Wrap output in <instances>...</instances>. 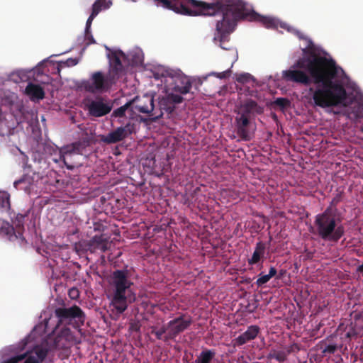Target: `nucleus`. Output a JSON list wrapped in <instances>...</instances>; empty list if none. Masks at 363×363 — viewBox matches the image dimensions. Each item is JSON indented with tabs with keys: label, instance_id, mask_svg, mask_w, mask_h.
<instances>
[{
	"label": "nucleus",
	"instance_id": "31",
	"mask_svg": "<svg viewBox=\"0 0 363 363\" xmlns=\"http://www.w3.org/2000/svg\"><path fill=\"white\" fill-rule=\"evenodd\" d=\"M341 346L339 347L336 344L328 345L322 350V353L323 355H326L327 354H333Z\"/></svg>",
	"mask_w": 363,
	"mask_h": 363
},
{
	"label": "nucleus",
	"instance_id": "33",
	"mask_svg": "<svg viewBox=\"0 0 363 363\" xmlns=\"http://www.w3.org/2000/svg\"><path fill=\"white\" fill-rule=\"evenodd\" d=\"M102 7V2L101 0H97L94 2L92 6L91 18H94L95 16L101 11Z\"/></svg>",
	"mask_w": 363,
	"mask_h": 363
},
{
	"label": "nucleus",
	"instance_id": "43",
	"mask_svg": "<svg viewBox=\"0 0 363 363\" xmlns=\"http://www.w3.org/2000/svg\"><path fill=\"white\" fill-rule=\"evenodd\" d=\"M277 273V269L274 267H271L269 271L268 275L272 278L273 277L276 276Z\"/></svg>",
	"mask_w": 363,
	"mask_h": 363
},
{
	"label": "nucleus",
	"instance_id": "30",
	"mask_svg": "<svg viewBox=\"0 0 363 363\" xmlns=\"http://www.w3.org/2000/svg\"><path fill=\"white\" fill-rule=\"evenodd\" d=\"M106 238L107 237L105 235H96L90 240L91 245L93 246L94 248H96L98 245L102 244L105 241V240H106Z\"/></svg>",
	"mask_w": 363,
	"mask_h": 363
},
{
	"label": "nucleus",
	"instance_id": "45",
	"mask_svg": "<svg viewBox=\"0 0 363 363\" xmlns=\"http://www.w3.org/2000/svg\"><path fill=\"white\" fill-rule=\"evenodd\" d=\"M199 187H197L195 190H194V193H196L197 191H199Z\"/></svg>",
	"mask_w": 363,
	"mask_h": 363
},
{
	"label": "nucleus",
	"instance_id": "27",
	"mask_svg": "<svg viewBox=\"0 0 363 363\" xmlns=\"http://www.w3.org/2000/svg\"><path fill=\"white\" fill-rule=\"evenodd\" d=\"M342 193L340 192L332 199L330 205L325 209H331V213L339 214L337 212V206L342 201Z\"/></svg>",
	"mask_w": 363,
	"mask_h": 363
},
{
	"label": "nucleus",
	"instance_id": "38",
	"mask_svg": "<svg viewBox=\"0 0 363 363\" xmlns=\"http://www.w3.org/2000/svg\"><path fill=\"white\" fill-rule=\"evenodd\" d=\"M299 350H300L299 346L297 344L294 343L286 348V352H287V354L289 355L291 352H294L295 351H298Z\"/></svg>",
	"mask_w": 363,
	"mask_h": 363
},
{
	"label": "nucleus",
	"instance_id": "9",
	"mask_svg": "<svg viewBox=\"0 0 363 363\" xmlns=\"http://www.w3.org/2000/svg\"><path fill=\"white\" fill-rule=\"evenodd\" d=\"M184 98L179 94L169 93L165 97H163L159 101V110L155 109V113L152 114L154 118H159L166 113L168 117H171L176 108V105L183 102Z\"/></svg>",
	"mask_w": 363,
	"mask_h": 363
},
{
	"label": "nucleus",
	"instance_id": "4",
	"mask_svg": "<svg viewBox=\"0 0 363 363\" xmlns=\"http://www.w3.org/2000/svg\"><path fill=\"white\" fill-rule=\"evenodd\" d=\"M230 6L235 11V16L238 20H248L250 21H257L261 23L267 28H277L279 26L285 28V23L279 21L277 19L269 16H261L256 13L245 2L241 0H232Z\"/></svg>",
	"mask_w": 363,
	"mask_h": 363
},
{
	"label": "nucleus",
	"instance_id": "25",
	"mask_svg": "<svg viewBox=\"0 0 363 363\" xmlns=\"http://www.w3.org/2000/svg\"><path fill=\"white\" fill-rule=\"evenodd\" d=\"M30 211V208H28L26 210H22L21 212H19L16 214L13 220V223L17 228L19 229L23 228L25 218L28 216Z\"/></svg>",
	"mask_w": 363,
	"mask_h": 363
},
{
	"label": "nucleus",
	"instance_id": "29",
	"mask_svg": "<svg viewBox=\"0 0 363 363\" xmlns=\"http://www.w3.org/2000/svg\"><path fill=\"white\" fill-rule=\"evenodd\" d=\"M129 107H131V102L130 101L114 110L111 114V116L115 118L123 117L125 116V111Z\"/></svg>",
	"mask_w": 363,
	"mask_h": 363
},
{
	"label": "nucleus",
	"instance_id": "34",
	"mask_svg": "<svg viewBox=\"0 0 363 363\" xmlns=\"http://www.w3.org/2000/svg\"><path fill=\"white\" fill-rule=\"evenodd\" d=\"M252 78V76L249 73H242L237 76L236 80L238 82L245 84Z\"/></svg>",
	"mask_w": 363,
	"mask_h": 363
},
{
	"label": "nucleus",
	"instance_id": "3",
	"mask_svg": "<svg viewBox=\"0 0 363 363\" xmlns=\"http://www.w3.org/2000/svg\"><path fill=\"white\" fill-rule=\"evenodd\" d=\"M340 223L339 214L331 213L330 208L325 209L315 216L313 233L324 241L337 242L345 234V228Z\"/></svg>",
	"mask_w": 363,
	"mask_h": 363
},
{
	"label": "nucleus",
	"instance_id": "28",
	"mask_svg": "<svg viewBox=\"0 0 363 363\" xmlns=\"http://www.w3.org/2000/svg\"><path fill=\"white\" fill-rule=\"evenodd\" d=\"M0 208L5 210L10 208V195L7 192H0Z\"/></svg>",
	"mask_w": 363,
	"mask_h": 363
},
{
	"label": "nucleus",
	"instance_id": "40",
	"mask_svg": "<svg viewBox=\"0 0 363 363\" xmlns=\"http://www.w3.org/2000/svg\"><path fill=\"white\" fill-rule=\"evenodd\" d=\"M69 296L72 298H77L79 296V291L76 288H72L69 291Z\"/></svg>",
	"mask_w": 363,
	"mask_h": 363
},
{
	"label": "nucleus",
	"instance_id": "15",
	"mask_svg": "<svg viewBox=\"0 0 363 363\" xmlns=\"http://www.w3.org/2000/svg\"><path fill=\"white\" fill-rule=\"evenodd\" d=\"M106 49L109 51L107 57L109 59L110 70L109 73L114 76L118 80L121 73L123 71V66L121 62V58H125V55L121 50H111V49L105 46Z\"/></svg>",
	"mask_w": 363,
	"mask_h": 363
},
{
	"label": "nucleus",
	"instance_id": "18",
	"mask_svg": "<svg viewBox=\"0 0 363 363\" xmlns=\"http://www.w3.org/2000/svg\"><path fill=\"white\" fill-rule=\"evenodd\" d=\"M263 111V108L258 105L255 101L249 99L240 105L239 110L237 111V115L244 116L250 119L255 114L262 113Z\"/></svg>",
	"mask_w": 363,
	"mask_h": 363
},
{
	"label": "nucleus",
	"instance_id": "6",
	"mask_svg": "<svg viewBox=\"0 0 363 363\" xmlns=\"http://www.w3.org/2000/svg\"><path fill=\"white\" fill-rule=\"evenodd\" d=\"M117 81L109 72L104 74L102 72L98 71L91 74L90 81L86 82L84 87L91 93H104L108 91Z\"/></svg>",
	"mask_w": 363,
	"mask_h": 363
},
{
	"label": "nucleus",
	"instance_id": "32",
	"mask_svg": "<svg viewBox=\"0 0 363 363\" xmlns=\"http://www.w3.org/2000/svg\"><path fill=\"white\" fill-rule=\"evenodd\" d=\"M274 104L279 106L281 108H286L290 105V101L286 98L279 97L275 99Z\"/></svg>",
	"mask_w": 363,
	"mask_h": 363
},
{
	"label": "nucleus",
	"instance_id": "8",
	"mask_svg": "<svg viewBox=\"0 0 363 363\" xmlns=\"http://www.w3.org/2000/svg\"><path fill=\"white\" fill-rule=\"evenodd\" d=\"M362 331L363 318L357 315H355L354 320H345L337 329L340 339L347 343H349L352 338H357Z\"/></svg>",
	"mask_w": 363,
	"mask_h": 363
},
{
	"label": "nucleus",
	"instance_id": "46",
	"mask_svg": "<svg viewBox=\"0 0 363 363\" xmlns=\"http://www.w3.org/2000/svg\"><path fill=\"white\" fill-rule=\"evenodd\" d=\"M286 28V30H289V28H286V25L285 24V28Z\"/></svg>",
	"mask_w": 363,
	"mask_h": 363
},
{
	"label": "nucleus",
	"instance_id": "13",
	"mask_svg": "<svg viewBox=\"0 0 363 363\" xmlns=\"http://www.w3.org/2000/svg\"><path fill=\"white\" fill-rule=\"evenodd\" d=\"M130 102L132 108L140 113L148 114L150 116L155 113L154 98L151 95L144 94L142 96H136Z\"/></svg>",
	"mask_w": 363,
	"mask_h": 363
},
{
	"label": "nucleus",
	"instance_id": "26",
	"mask_svg": "<svg viewBox=\"0 0 363 363\" xmlns=\"http://www.w3.org/2000/svg\"><path fill=\"white\" fill-rule=\"evenodd\" d=\"M287 352L285 350H272L268 356L269 359H274L279 362H284L286 360Z\"/></svg>",
	"mask_w": 363,
	"mask_h": 363
},
{
	"label": "nucleus",
	"instance_id": "7",
	"mask_svg": "<svg viewBox=\"0 0 363 363\" xmlns=\"http://www.w3.org/2000/svg\"><path fill=\"white\" fill-rule=\"evenodd\" d=\"M26 172L13 182V187L18 190H23L26 194H30L37 187L38 183L43 177L40 170L35 169L32 165L28 164L25 167Z\"/></svg>",
	"mask_w": 363,
	"mask_h": 363
},
{
	"label": "nucleus",
	"instance_id": "35",
	"mask_svg": "<svg viewBox=\"0 0 363 363\" xmlns=\"http://www.w3.org/2000/svg\"><path fill=\"white\" fill-rule=\"evenodd\" d=\"M272 278L268 274L262 275L260 274L259 278L256 281V284L258 286H262L264 284L267 283Z\"/></svg>",
	"mask_w": 363,
	"mask_h": 363
},
{
	"label": "nucleus",
	"instance_id": "23",
	"mask_svg": "<svg viewBox=\"0 0 363 363\" xmlns=\"http://www.w3.org/2000/svg\"><path fill=\"white\" fill-rule=\"evenodd\" d=\"M216 352L214 350H203L195 360V363H211Z\"/></svg>",
	"mask_w": 363,
	"mask_h": 363
},
{
	"label": "nucleus",
	"instance_id": "2",
	"mask_svg": "<svg viewBox=\"0 0 363 363\" xmlns=\"http://www.w3.org/2000/svg\"><path fill=\"white\" fill-rule=\"evenodd\" d=\"M109 284L112 290L111 306L116 314L121 315L128 308V296L133 286L130 272L126 269L113 271L109 278Z\"/></svg>",
	"mask_w": 363,
	"mask_h": 363
},
{
	"label": "nucleus",
	"instance_id": "11",
	"mask_svg": "<svg viewBox=\"0 0 363 363\" xmlns=\"http://www.w3.org/2000/svg\"><path fill=\"white\" fill-rule=\"evenodd\" d=\"M192 323V318L186 314H181L179 316L167 323L169 333L167 337L171 340H174L180 333L185 331Z\"/></svg>",
	"mask_w": 363,
	"mask_h": 363
},
{
	"label": "nucleus",
	"instance_id": "10",
	"mask_svg": "<svg viewBox=\"0 0 363 363\" xmlns=\"http://www.w3.org/2000/svg\"><path fill=\"white\" fill-rule=\"evenodd\" d=\"M165 82L168 91L171 93L176 92V94H186L189 93L191 89V82L189 77L181 74H177L169 76L166 79Z\"/></svg>",
	"mask_w": 363,
	"mask_h": 363
},
{
	"label": "nucleus",
	"instance_id": "1",
	"mask_svg": "<svg viewBox=\"0 0 363 363\" xmlns=\"http://www.w3.org/2000/svg\"><path fill=\"white\" fill-rule=\"evenodd\" d=\"M303 57L287 70L282 72L286 82L308 86V94L314 106L321 108L347 107L348 94L342 79L337 78L340 67L332 59L316 52L315 45L308 40L302 49Z\"/></svg>",
	"mask_w": 363,
	"mask_h": 363
},
{
	"label": "nucleus",
	"instance_id": "47",
	"mask_svg": "<svg viewBox=\"0 0 363 363\" xmlns=\"http://www.w3.org/2000/svg\"><path fill=\"white\" fill-rule=\"evenodd\" d=\"M299 38H302L303 37L301 35H298Z\"/></svg>",
	"mask_w": 363,
	"mask_h": 363
},
{
	"label": "nucleus",
	"instance_id": "12",
	"mask_svg": "<svg viewBox=\"0 0 363 363\" xmlns=\"http://www.w3.org/2000/svg\"><path fill=\"white\" fill-rule=\"evenodd\" d=\"M113 108L111 101H106L102 97L91 101L87 105L89 113L94 117H101L109 113Z\"/></svg>",
	"mask_w": 363,
	"mask_h": 363
},
{
	"label": "nucleus",
	"instance_id": "37",
	"mask_svg": "<svg viewBox=\"0 0 363 363\" xmlns=\"http://www.w3.org/2000/svg\"><path fill=\"white\" fill-rule=\"evenodd\" d=\"M79 62L78 58H69L65 62H62V64H64L67 67H73L77 65Z\"/></svg>",
	"mask_w": 363,
	"mask_h": 363
},
{
	"label": "nucleus",
	"instance_id": "39",
	"mask_svg": "<svg viewBox=\"0 0 363 363\" xmlns=\"http://www.w3.org/2000/svg\"><path fill=\"white\" fill-rule=\"evenodd\" d=\"M108 238L105 241L101 244L100 245H98V247L96 249L100 250L101 252H104L108 250Z\"/></svg>",
	"mask_w": 363,
	"mask_h": 363
},
{
	"label": "nucleus",
	"instance_id": "22",
	"mask_svg": "<svg viewBox=\"0 0 363 363\" xmlns=\"http://www.w3.org/2000/svg\"><path fill=\"white\" fill-rule=\"evenodd\" d=\"M266 250V244L262 241L257 242L252 257L248 259L249 265L257 264L264 257Z\"/></svg>",
	"mask_w": 363,
	"mask_h": 363
},
{
	"label": "nucleus",
	"instance_id": "5",
	"mask_svg": "<svg viewBox=\"0 0 363 363\" xmlns=\"http://www.w3.org/2000/svg\"><path fill=\"white\" fill-rule=\"evenodd\" d=\"M55 314L58 320L57 327L72 325L76 328L79 326V323L83 324L85 319L84 313L76 305L69 308H57Z\"/></svg>",
	"mask_w": 363,
	"mask_h": 363
},
{
	"label": "nucleus",
	"instance_id": "36",
	"mask_svg": "<svg viewBox=\"0 0 363 363\" xmlns=\"http://www.w3.org/2000/svg\"><path fill=\"white\" fill-rule=\"evenodd\" d=\"M26 357V354H18L14 357H12L1 363H18Z\"/></svg>",
	"mask_w": 363,
	"mask_h": 363
},
{
	"label": "nucleus",
	"instance_id": "21",
	"mask_svg": "<svg viewBox=\"0 0 363 363\" xmlns=\"http://www.w3.org/2000/svg\"><path fill=\"white\" fill-rule=\"evenodd\" d=\"M25 93L32 101H38L43 99L45 91L39 84L28 83L25 89Z\"/></svg>",
	"mask_w": 363,
	"mask_h": 363
},
{
	"label": "nucleus",
	"instance_id": "16",
	"mask_svg": "<svg viewBox=\"0 0 363 363\" xmlns=\"http://www.w3.org/2000/svg\"><path fill=\"white\" fill-rule=\"evenodd\" d=\"M79 155V149L72 144L60 150V160L68 169H73L79 164L77 160Z\"/></svg>",
	"mask_w": 363,
	"mask_h": 363
},
{
	"label": "nucleus",
	"instance_id": "41",
	"mask_svg": "<svg viewBox=\"0 0 363 363\" xmlns=\"http://www.w3.org/2000/svg\"><path fill=\"white\" fill-rule=\"evenodd\" d=\"M85 36H86V38L89 40V42L87 43V45L96 43V41H95L93 35H91L90 30H89L88 35H86V33L85 32Z\"/></svg>",
	"mask_w": 363,
	"mask_h": 363
},
{
	"label": "nucleus",
	"instance_id": "19",
	"mask_svg": "<svg viewBox=\"0 0 363 363\" xmlns=\"http://www.w3.org/2000/svg\"><path fill=\"white\" fill-rule=\"evenodd\" d=\"M237 135L244 141H250L251 135L249 131L250 119L244 116H238L235 118Z\"/></svg>",
	"mask_w": 363,
	"mask_h": 363
},
{
	"label": "nucleus",
	"instance_id": "42",
	"mask_svg": "<svg viewBox=\"0 0 363 363\" xmlns=\"http://www.w3.org/2000/svg\"><path fill=\"white\" fill-rule=\"evenodd\" d=\"M93 19L94 18H91V14L89 16V17L88 18V19L86 21V23L85 32L86 33V35H88V33L89 32L91 24V22H92Z\"/></svg>",
	"mask_w": 363,
	"mask_h": 363
},
{
	"label": "nucleus",
	"instance_id": "44",
	"mask_svg": "<svg viewBox=\"0 0 363 363\" xmlns=\"http://www.w3.org/2000/svg\"><path fill=\"white\" fill-rule=\"evenodd\" d=\"M357 272H359V273H363V263L358 266V267L357 268Z\"/></svg>",
	"mask_w": 363,
	"mask_h": 363
},
{
	"label": "nucleus",
	"instance_id": "24",
	"mask_svg": "<svg viewBox=\"0 0 363 363\" xmlns=\"http://www.w3.org/2000/svg\"><path fill=\"white\" fill-rule=\"evenodd\" d=\"M151 333L155 335L157 340H163L164 342H168L171 338L167 337V333H169V328L167 323L163 325L159 330L156 327H151Z\"/></svg>",
	"mask_w": 363,
	"mask_h": 363
},
{
	"label": "nucleus",
	"instance_id": "14",
	"mask_svg": "<svg viewBox=\"0 0 363 363\" xmlns=\"http://www.w3.org/2000/svg\"><path fill=\"white\" fill-rule=\"evenodd\" d=\"M134 131V125L128 123L124 126L117 128L104 137L102 140L106 144H115L123 140Z\"/></svg>",
	"mask_w": 363,
	"mask_h": 363
},
{
	"label": "nucleus",
	"instance_id": "17",
	"mask_svg": "<svg viewBox=\"0 0 363 363\" xmlns=\"http://www.w3.org/2000/svg\"><path fill=\"white\" fill-rule=\"evenodd\" d=\"M77 342L76 337L69 328H62L54 339V346L59 350H64L71 347Z\"/></svg>",
	"mask_w": 363,
	"mask_h": 363
},
{
	"label": "nucleus",
	"instance_id": "20",
	"mask_svg": "<svg viewBox=\"0 0 363 363\" xmlns=\"http://www.w3.org/2000/svg\"><path fill=\"white\" fill-rule=\"evenodd\" d=\"M261 329L258 325H252L247 327V330L234 340V345L241 346L245 343L255 340L260 333Z\"/></svg>",
	"mask_w": 363,
	"mask_h": 363
}]
</instances>
